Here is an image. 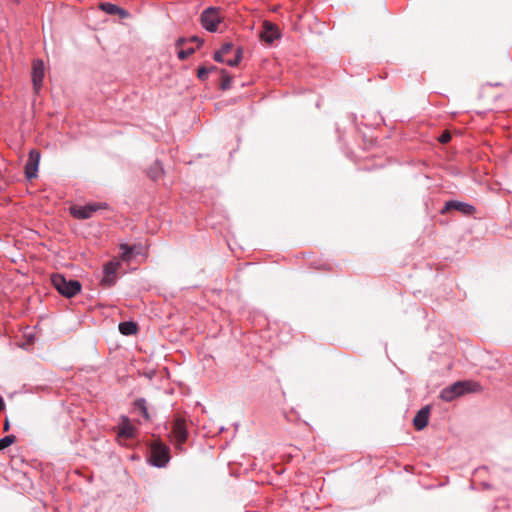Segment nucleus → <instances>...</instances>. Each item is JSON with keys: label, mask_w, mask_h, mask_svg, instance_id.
Here are the masks:
<instances>
[{"label": "nucleus", "mask_w": 512, "mask_h": 512, "mask_svg": "<svg viewBox=\"0 0 512 512\" xmlns=\"http://www.w3.org/2000/svg\"><path fill=\"white\" fill-rule=\"evenodd\" d=\"M450 210L459 211L464 215H472L476 211L475 207L468 203L460 201H448L446 202L444 208L441 210V213L444 214Z\"/></svg>", "instance_id": "6e6552de"}, {"label": "nucleus", "mask_w": 512, "mask_h": 512, "mask_svg": "<svg viewBox=\"0 0 512 512\" xmlns=\"http://www.w3.org/2000/svg\"><path fill=\"white\" fill-rule=\"evenodd\" d=\"M119 331L123 335H134L138 331V326L133 321H125L119 324Z\"/></svg>", "instance_id": "2eb2a0df"}, {"label": "nucleus", "mask_w": 512, "mask_h": 512, "mask_svg": "<svg viewBox=\"0 0 512 512\" xmlns=\"http://www.w3.org/2000/svg\"><path fill=\"white\" fill-rule=\"evenodd\" d=\"M100 8L110 15H119L121 18L128 16V13L124 9L112 3H102L100 4Z\"/></svg>", "instance_id": "4468645a"}, {"label": "nucleus", "mask_w": 512, "mask_h": 512, "mask_svg": "<svg viewBox=\"0 0 512 512\" xmlns=\"http://www.w3.org/2000/svg\"><path fill=\"white\" fill-rule=\"evenodd\" d=\"M188 420L181 416L175 415L167 424L168 436L172 444L181 446L188 440Z\"/></svg>", "instance_id": "f257e3e1"}, {"label": "nucleus", "mask_w": 512, "mask_h": 512, "mask_svg": "<svg viewBox=\"0 0 512 512\" xmlns=\"http://www.w3.org/2000/svg\"><path fill=\"white\" fill-rule=\"evenodd\" d=\"M232 78L226 73L225 70H222V81L221 88L223 90H227L231 87Z\"/></svg>", "instance_id": "6ab92c4d"}, {"label": "nucleus", "mask_w": 512, "mask_h": 512, "mask_svg": "<svg viewBox=\"0 0 512 512\" xmlns=\"http://www.w3.org/2000/svg\"><path fill=\"white\" fill-rule=\"evenodd\" d=\"M260 38L262 41L271 44L274 40L280 38V31L272 22L264 21L262 31L260 32Z\"/></svg>", "instance_id": "0eeeda50"}, {"label": "nucleus", "mask_w": 512, "mask_h": 512, "mask_svg": "<svg viewBox=\"0 0 512 512\" xmlns=\"http://www.w3.org/2000/svg\"><path fill=\"white\" fill-rule=\"evenodd\" d=\"M242 58V50L241 48L236 49V54L233 59H227L225 60V63L229 66H237Z\"/></svg>", "instance_id": "f3484780"}, {"label": "nucleus", "mask_w": 512, "mask_h": 512, "mask_svg": "<svg viewBox=\"0 0 512 512\" xmlns=\"http://www.w3.org/2000/svg\"><path fill=\"white\" fill-rule=\"evenodd\" d=\"M189 41H191V42H197V43H198V46L202 43V41H201L198 37H196V36L191 37V38L189 39Z\"/></svg>", "instance_id": "a878e982"}, {"label": "nucleus", "mask_w": 512, "mask_h": 512, "mask_svg": "<svg viewBox=\"0 0 512 512\" xmlns=\"http://www.w3.org/2000/svg\"><path fill=\"white\" fill-rule=\"evenodd\" d=\"M16 441V437L14 435H8L4 438L0 439V448H8Z\"/></svg>", "instance_id": "a211bd4d"}, {"label": "nucleus", "mask_w": 512, "mask_h": 512, "mask_svg": "<svg viewBox=\"0 0 512 512\" xmlns=\"http://www.w3.org/2000/svg\"><path fill=\"white\" fill-rule=\"evenodd\" d=\"M439 142L442 144H446L451 140V134L449 131H444L442 135L439 137Z\"/></svg>", "instance_id": "b1692460"}, {"label": "nucleus", "mask_w": 512, "mask_h": 512, "mask_svg": "<svg viewBox=\"0 0 512 512\" xmlns=\"http://www.w3.org/2000/svg\"><path fill=\"white\" fill-rule=\"evenodd\" d=\"M134 435V426L128 418L122 417L121 422L117 427V436L122 439H128Z\"/></svg>", "instance_id": "ddd939ff"}, {"label": "nucleus", "mask_w": 512, "mask_h": 512, "mask_svg": "<svg viewBox=\"0 0 512 512\" xmlns=\"http://www.w3.org/2000/svg\"><path fill=\"white\" fill-rule=\"evenodd\" d=\"M429 415H430V407L429 406H425L417 412V414L415 415V417L413 419V425L416 430H422L427 426L428 420H429Z\"/></svg>", "instance_id": "f8f14e48"}, {"label": "nucleus", "mask_w": 512, "mask_h": 512, "mask_svg": "<svg viewBox=\"0 0 512 512\" xmlns=\"http://www.w3.org/2000/svg\"><path fill=\"white\" fill-rule=\"evenodd\" d=\"M168 452L169 450H150L147 461L155 467H164L170 460Z\"/></svg>", "instance_id": "9d476101"}, {"label": "nucleus", "mask_w": 512, "mask_h": 512, "mask_svg": "<svg viewBox=\"0 0 512 512\" xmlns=\"http://www.w3.org/2000/svg\"><path fill=\"white\" fill-rule=\"evenodd\" d=\"M44 78V64L41 60H35L33 62V71H32V82L33 89L35 93H38L42 87V82Z\"/></svg>", "instance_id": "9b49d317"}, {"label": "nucleus", "mask_w": 512, "mask_h": 512, "mask_svg": "<svg viewBox=\"0 0 512 512\" xmlns=\"http://www.w3.org/2000/svg\"><path fill=\"white\" fill-rule=\"evenodd\" d=\"M216 70V67L212 66L210 69L206 67H200L197 72V76L200 80H205L208 76L209 71Z\"/></svg>", "instance_id": "412c9836"}, {"label": "nucleus", "mask_w": 512, "mask_h": 512, "mask_svg": "<svg viewBox=\"0 0 512 512\" xmlns=\"http://www.w3.org/2000/svg\"><path fill=\"white\" fill-rule=\"evenodd\" d=\"M233 50V44L232 43H225L222 45L220 52L226 56Z\"/></svg>", "instance_id": "5701e85b"}, {"label": "nucleus", "mask_w": 512, "mask_h": 512, "mask_svg": "<svg viewBox=\"0 0 512 512\" xmlns=\"http://www.w3.org/2000/svg\"><path fill=\"white\" fill-rule=\"evenodd\" d=\"M134 405H135V408H136L137 410H139V412L143 415V417H144L145 419H147V420H148V419L150 418V417H149L148 410H147V407H146V401H145V399H142V398H141V399H137V400L135 401Z\"/></svg>", "instance_id": "dca6fc26"}, {"label": "nucleus", "mask_w": 512, "mask_h": 512, "mask_svg": "<svg viewBox=\"0 0 512 512\" xmlns=\"http://www.w3.org/2000/svg\"><path fill=\"white\" fill-rule=\"evenodd\" d=\"M106 208V204L91 203L85 206H72L70 212L73 217L85 220L91 218L98 210Z\"/></svg>", "instance_id": "39448f33"}, {"label": "nucleus", "mask_w": 512, "mask_h": 512, "mask_svg": "<svg viewBox=\"0 0 512 512\" xmlns=\"http://www.w3.org/2000/svg\"><path fill=\"white\" fill-rule=\"evenodd\" d=\"M120 264L118 262H108L104 266V276L101 280V285L109 288L116 283V272Z\"/></svg>", "instance_id": "423d86ee"}, {"label": "nucleus", "mask_w": 512, "mask_h": 512, "mask_svg": "<svg viewBox=\"0 0 512 512\" xmlns=\"http://www.w3.org/2000/svg\"><path fill=\"white\" fill-rule=\"evenodd\" d=\"M9 427H10L9 421H8V419H6L5 423H4V431H8Z\"/></svg>", "instance_id": "cd10ccee"}, {"label": "nucleus", "mask_w": 512, "mask_h": 512, "mask_svg": "<svg viewBox=\"0 0 512 512\" xmlns=\"http://www.w3.org/2000/svg\"><path fill=\"white\" fill-rule=\"evenodd\" d=\"M151 448L156 449V448H166V447L165 446H160V445H153Z\"/></svg>", "instance_id": "c756f323"}, {"label": "nucleus", "mask_w": 512, "mask_h": 512, "mask_svg": "<svg viewBox=\"0 0 512 512\" xmlns=\"http://www.w3.org/2000/svg\"><path fill=\"white\" fill-rule=\"evenodd\" d=\"M192 53H194V49L193 48H188V49H180L178 51V58L181 59V60H185L187 59Z\"/></svg>", "instance_id": "4be33fe9"}, {"label": "nucleus", "mask_w": 512, "mask_h": 512, "mask_svg": "<svg viewBox=\"0 0 512 512\" xmlns=\"http://www.w3.org/2000/svg\"><path fill=\"white\" fill-rule=\"evenodd\" d=\"M214 59L217 61V62H225V59H224V55L219 51L215 52L214 54Z\"/></svg>", "instance_id": "393cba45"}, {"label": "nucleus", "mask_w": 512, "mask_h": 512, "mask_svg": "<svg viewBox=\"0 0 512 512\" xmlns=\"http://www.w3.org/2000/svg\"><path fill=\"white\" fill-rule=\"evenodd\" d=\"M478 387L479 385L477 383L459 381L443 389L440 393V398L446 402H450L466 392L476 391Z\"/></svg>", "instance_id": "7ed1b4c3"}, {"label": "nucleus", "mask_w": 512, "mask_h": 512, "mask_svg": "<svg viewBox=\"0 0 512 512\" xmlns=\"http://www.w3.org/2000/svg\"><path fill=\"white\" fill-rule=\"evenodd\" d=\"M5 409V403L2 399V397H0V410H4Z\"/></svg>", "instance_id": "c85d7f7f"}, {"label": "nucleus", "mask_w": 512, "mask_h": 512, "mask_svg": "<svg viewBox=\"0 0 512 512\" xmlns=\"http://www.w3.org/2000/svg\"><path fill=\"white\" fill-rule=\"evenodd\" d=\"M222 19L220 10L215 7L205 9L200 17L202 26L210 32L217 31V27L222 22Z\"/></svg>", "instance_id": "20e7f679"}, {"label": "nucleus", "mask_w": 512, "mask_h": 512, "mask_svg": "<svg viewBox=\"0 0 512 512\" xmlns=\"http://www.w3.org/2000/svg\"><path fill=\"white\" fill-rule=\"evenodd\" d=\"M54 288L64 297L71 298L81 290V283L78 280L66 279L61 274H54L51 277Z\"/></svg>", "instance_id": "f03ea898"}, {"label": "nucleus", "mask_w": 512, "mask_h": 512, "mask_svg": "<svg viewBox=\"0 0 512 512\" xmlns=\"http://www.w3.org/2000/svg\"><path fill=\"white\" fill-rule=\"evenodd\" d=\"M39 161L40 153L37 150H31L27 163L25 164V174L28 179H32L37 176Z\"/></svg>", "instance_id": "1a4fd4ad"}, {"label": "nucleus", "mask_w": 512, "mask_h": 512, "mask_svg": "<svg viewBox=\"0 0 512 512\" xmlns=\"http://www.w3.org/2000/svg\"><path fill=\"white\" fill-rule=\"evenodd\" d=\"M186 41H187L186 39L180 38L177 40L176 46L181 47Z\"/></svg>", "instance_id": "bb28decb"}, {"label": "nucleus", "mask_w": 512, "mask_h": 512, "mask_svg": "<svg viewBox=\"0 0 512 512\" xmlns=\"http://www.w3.org/2000/svg\"><path fill=\"white\" fill-rule=\"evenodd\" d=\"M120 249L122 250L121 259L123 261H129L130 255L132 253V248L130 246H128L127 244H122L120 246Z\"/></svg>", "instance_id": "aec40b11"}]
</instances>
